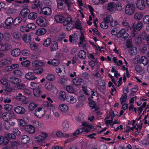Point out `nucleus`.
Instances as JSON below:
<instances>
[{"label": "nucleus", "instance_id": "57", "mask_svg": "<svg viewBox=\"0 0 149 149\" xmlns=\"http://www.w3.org/2000/svg\"><path fill=\"white\" fill-rule=\"evenodd\" d=\"M115 6V12L117 11H122L123 9L122 3L120 2H118L116 4Z\"/></svg>", "mask_w": 149, "mask_h": 149}, {"label": "nucleus", "instance_id": "36", "mask_svg": "<svg viewBox=\"0 0 149 149\" xmlns=\"http://www.w3.org/2000/svg\"><path fill=\"white\" fill-rule=\"evenodd\" d=\"M9 81L11 83L14 84L19 83L21 81L20 79L12 77H10Z\"/></svg>", "mask_w": 149, "mask_h": 149}, {"label": "nucleus", "instance_id": "11", "mask_svg": "<svg viewBox=\"0 0 149 149\" xmlns=\"http://www.w3.org/2000/svg\"><path fill=\"white\" fill-rule=\"evenodd\" d=\"M2 109V106L0 105V118H1L4 120L6 121L9 120L8 113L2 112L1 111Z\"/></svg>", "mask_w": 149, "mask_h": 149}, {"label": "nucleus", "instance_id": "45", "mask_svg": "<svg viewBox=\"0 0 149 149\" xmlns=\"http://www.w3.org/2000/svg\"><path fill=\"white\" fill-rule=\"evenodd\" d=\"M22 21V19L20 17H17L14 20H13V24L17 25L19 24Z\"/></svg>", "mask_w": 149, "mask_h": 149}, {"label": "nucleus", "instance_id": "24", "mask_svg": "<svg viewBox=\"0 0 149 149\" xmlns=\"http://www.w3.org/2000/svg\"><path fill=\"white\" fill-rule=\"evenodd\" d=\"M32 66L34 67H41L44 65V63L42 61L36 60L32 63Z\"/></svg>", "mask_w": 149, "mask_h": 149}, {"label": "nucleus", "instance_id": "19", "mask_svg": "<svg viewBox=\"0 0 149 149\" xmlns=\"http://www.w3.org/2000/svg\"><path fill=\"white\" fill-rule=\"evenodd\" d=\"M143 26V23L141 22H139L136 24H133L132 25V28L133 30L134 31H135L136 30L140 31L141 29Z\"/></svg>", "mask_w": 149, "mask_h": 149}, {"label": "nucleus", "instance_id": "55", "mask_svg": "<svg viewBox=\"0 0 149 149\" xmlns=\"http://www.w3.org/2000/svg\"><path fill=\"white\" fill-rule=\"evenodd\" d=\"M119 32V30L118 28H113L111 31V33L113 35L115 36L118 38V35Z\"/></svg>", "mask_w": 149, "mask_h": 149}, {"label": "nucleus", "instance_id": "38", "mask_svg": "<svg viewBox=\"0 0 149 149\" xmlns=\"http://www.w3.org/2000/svg\"><path fill=\"white\" fill-rule=\"evenodd\" d=\"M136 71L140 73L141 75H143L145 72V70L140 65H137L135 68Z\"/></svg>", "mask_w": 149, "mask_h": 149}, {"label": "nucleus", "instance_id": "49", "mask_svg": "<svg viewBox=\"0 0 149 149\" xmlns=\"http://www.w3.org/2000/svg\"><path fill=\"white\" fill-rule=\"evenodd\" d=\"M18 125L20 127H23L26 126V123L22 119H18L17 120Z\"/></svg>", "mask_w": 149, "mask_h": 149}, {"label": "nucleus", "instance_id": "62", "mask_svg": "<svg viewBox=\"0 0 149 149\" xmlns=\"http://www.w3.org/2000/svg\"><path fill=\"white\" fill-rule=\"evenodd\" d=\"M3 108L6 111H9L13 108V106L11 104H7L4 105Z\"/></svg>", "mask_w": 149, "mask_h": 149}, {"label": "nucleus", "instance_id": "59", "mask_svg": "<svg viewBox=\"0 0 149 149\" xmlns=\"http://www.w3.org/2000/svg\"><path fill=\"white\" fill-rule=\"evenodd\" d=\"M13 74L17 77H21L23 74L22 72L19 70H16L13 72Z\"/></svg>", "mask_w": 149, "mask_h": 149}, {"label": "nucleus", "instance_id": "42", "mask_svg": "<svg viewBox=\"0 0 149 149\" xmlns=\"http://www.w3.org/2000/svg\"><path fill=\"white\" fill-rule=\"evenodd\" d=\"M63 25L65 26L70 25L72 23V20L71 18L67 17L62 22Z\"/></svg>", "mask_w": 149, "mask_h": 149}, {"label": "nucleus", "instance_id": "29", "mask_svg": "<svg viewBox=\"0 0 149 149\" xmlns=\"http://www.w3.org/2000/svg\"><path fill=\"white\" fill-rule=\"evenodd\" d=\"M138 61L139 62L142 63L145 66L147 64L149 61L148 59L145 56H141L139 60Z\"/></svg>", "mask_w": 149, "mask_h": 149}, {"label": "nucleus", "instance_id": "48", "mask_svg": "<svg viewBox=\"0 0 149 149\" xmlns=\"http://www.w3.org/2000/svg\"><path fill=\"white\" fill-rule=\"evenodd\" d=\"M38 106V105L33 102L30 103L28 106V109L29 111H32Z\"/></svg>", "mask_w": 149, "mask_h": 149}, {"label": "nucleus", "instance_id": "61", "mask_svg": "<svg viewBox=\"0 0 149 149\" xmlns=\"http://www.w3.org/2000/svg\"><path fill=\"white\" fill-rule=\"evenodd\" d=\"M32 123L34 126L35 127L39 128L41 126V123L39 122L36 120H33L32 121Z\"/></svg>", "mask_w": 149, "mask_h": 149}, {"label": "nucleus", "instance_id": "3", "mask_svg": "<svg viewBox=\"0 0 149 149\" xmlns=\"http://www.w3.org/2000/svg\"><path fill=\"white\" fill-rule=\"evenodd\" d=\"M47 136V135L46 133L42 132L40 135L35 137V141L37 143L40 144L44 141Z\"/></svg>", "mask_w": 149, "mask_h": 149}, {"label": "nucleus", "instance_id": "52", "mask_svg": "<svg viewBox=\"0 0 149 149\" xmlns=\"http://www.w3.org/2000/svg\"><path fill=\"white\" fill-rule=\"evenodd\" d=\"M21 53L23 56H28L30 54L31 52L30 50L24 49L21 51Z\"/></svg>", "mask_w": 149, "mask_h": 149}, {"label": "nucleus", "instance_id": "41", "mask_svg": "<svg viewBox=\"0 0 149 149\" xmlns=\"http://www.w3.org/2000/svg\"><path fill=\"white\" fill-rule=\"evenodd\" d=\"M47 63L50 65H52L54 66H57L59 65V61L58 59H53L51 61H48Z\"/></svg>", "mask_w": 149, "mask_h": 149}, {"label": "nucleus", "instance_id": "40", "mask_svg": "<svg viewBox=\"0 0 149 149\" xmlns=\"http://www.w3.org/2000/svg\"><path fill=\"white\" fill-rule=\"evenodd\" d=\"M38 17L37 14L34 12L30 13L28 15V18L30 20H34L36 19Z\"/></svg>", "mask_w": 149, "mask_h": 149}, {"label": "nucleus", "instance_id": "27", "mask_svg": "<svg viewBox=\"0 0 149 149\" xmlns=\"http://www.w3.org/2000/svg\"><path fill=\"white\" fill-rule=\"evenodd\" d=\"M30 10L28 8H22L20 11V15L24 17H26L27 14L30 12Z\"/></svg>", "mask_w": 149, "mask_h": 149}, {"label": "nucleus", "instance_id": "51", "mask_svg": "<svg viewBox=\"0 0 149 149\" xmlns=\"http://www.w3.org/2000/svg\"><path fill=\"white\" fill-rule=\"evenodd\" d=\"M33 72L36 74H41L44 72L43 69L41 68H36L33 69Z\"/></svg>", "mask_w": 149, "mask_h": 149}, {"label": "nucleus", "instance_id": "12", "mask_svg": "<svg viewBox=\"0 0 149 149\" xmlns=\"http://www.w3.org/2000/svg\"><path fill=\"white\" fill-rule=\"evenodd\" d=\"M11 46L6 43H0V51L7 52L11 48Z\"/></svg>", "mask_w": 149, "mask_h": 149}, {"label": "nucleus", "instance_id": "43", "mask_svg": "<svg viewBox=\"0 0 149 149\" xmlns=\"http://www.w3.org/2000/svg\"><path fill=\"white\" fill-rule=\"evenodd\" d=\"M12 36L15 39L18 40L21 37L20 33L17 31L13 32L12 33Z\"/></svg>", "mask_w": 149, "mask_h": 149}, {"label": "nucleus", "instance_id": "39", "mask_svg": "<svg viewBox=\"0 0 149 149\" xmlns=\"http://www.w3.org/2000/svg\"><path fill=\"white\" fill-rule=\"evenodd\" d=\"M129 51V53L131 55H135L137 53V48L134 47H130Z\"/></svg>", "mask_w": 149, "mask_h": 149}, {"label": "nucleus", "instance_id": "1", "mask_svg": "<svg viewBox=\"0 0 149 149\" xmlns=\"http://www.w3.org/2000/svg\"><path fill=\"white\" fill-rule=\"evenodd\" d=\"M136 9V7L133 3V1L128 2L125 6V13L129 15H132L135 12Z\"/></svg>", "mask_w": 149, "mask_h": 149}, {"label": "nucleus", "instance_id": "22", "mask_svg": "<svg viewBox=\"0 0 149 149\" xmlns=\"http://www.w3.org/2000/svg\"><path fill=\"white\" fill-rule=\"evenodd\" d=\"M15 112L17 114H22L25 112V109L22 107L21 106H17L14 109Z\"/></svg>", "mask_w": 149, "mask_h": 149}, {"label": "nucleus", "instance_id": "21", "mask_svg": "<svg viewBox=\"0 0 149 149\" xmlns=\"http://www.w3.org/2000/svg\"><path fill=\"white\" fill-rule=\"evenodd\" d=\"M33 5L31 6L32 8H37L39 9L41 8L42 7V3L40 1H35L33 2Z\"/></svg>", "mask_w": 149, "mask_h": 149}, {"label": "nucleus", "instance_id": "47", "mask_svg": "<svg viewBox=\"0 0 149 149\" xmlns=\"http://www.w3.org/2000/svg\"><path fill=\"white\" fill-rule=\"evenodd\" d=\"M5 138H7L11 140H15V139L16 136L13 133H7L5 134Z\"/></svg>", "mask_w": 149, "mask_h": 149}, {"label": "nucleus", "instance_id": "18", "mask_svg": "<svg viewBox=\"0 0 149 149\" xmlns=\"http://www.w3.org/2000/svg\"><path fill=\"white\" fill-rule=\"evenodd\" d=\"M69 40L71 43H74L77 41L78 39V37L76 33H74L69 36Z\"/></svg>", "mask_w": 149, "mask_h": 149}, {"label": "nucleus", "instance_id": "34", "mask_svg": "<svg viewBox=\"0 0 149 149\" xmlns=\"http://www.w3.org/2000/svg\"><path fill=\"white\" fill-rule=\"evenodd\" d=\"M21 141L23 143H27L29 142L30 137L26 135H23L21 138Z\"/></svg>", "mask_w": 149, "mask_h": 149}, {"label": "nucleus", "instance_id": "15", "mask_svg": "<svg viewBox=\"0 0 149 149\" xmlns=\"http://www.w3.org/2000/svg\"><path fill=\"white\" fill-rule=\"evenodd\" d=\"M25 78L27 80H33L36 79L37 77L35 76L34 74L31 72L26 73L25 75Z\"/></svg>", "mask_w": 149, "mask_h": 149}, {"label": "nucleus", "instance_id": "20", "mask_svg": "<svg viewBox=\"0 0 149 149\" xmlns=\"http://www.w3.org/2000/svg\"><path fill=\"white\" fill-rule=\"evenodd\" d=\"M58 49V44L55 41H52L50 47V50L51 51H54Z\"/></svg>", "mask_w": 149, "mask_h": 149}, {"label": "nucleus", "instance_id": "31", "mask_svg": "<svg viewBox=\"0 0 149 149\" xmlns=\"http://www.w3.org/2000/svg\"><path fill=\"white\" fill-rule=\"evenodd\" d=\"M56 135L58 137L68 138L70 135L68 133H63L61 131H58L56 132Z\"/></svg>", "mask_w": 149, "mask_h": 149}, {"label": "nucleus", "instance_id": "9", "mask_svg": "<svg viewBox=\"0 0 149 149\" xmlns=\"http://www.w3.org/2000/svg\"><path fill=\"white\" fill-rule=\"evenodd\" d=\"M14 98L18 101H20L23 104L26 103V97L22 95L21 93H18L14 97Z\"/></svg>", "mask_w": 149, "mask_h": 149}, {"label": "nucleus", "instance_id": "46", "mask_svg": "<svg viewBox=\"0 0 149 149\" xmlns=\"http://www.w3.org/2000/svg\"><path fill=\"white\" fill-rule=\"evenodd\" d=\"M143 17V13L141 12L136 13L134 16V18L136 20H140Z\"/></svg>", "mask_w": 149, "mask_h": 149}, {"label": "nucleus", "instance_id": "56", "mask_svg": "<svg viewBox=\"0 0 149 149\" xmlns=\"http://www.w3.org/2000/svg\"><path fill=\"white\" fill-rule=\"evenodd\" d=\"M27 26L29 31L30 30H33L35 29L36 27V24L33 23H29L27 24Z\"/></svg>", "mask_w": 149, "mask_h": 149}, {"label": "nucleus", "instance_id": "16", "mask_svg": "<svg viewBox=\"0 0 149 149\" xmlns=\"http://www.w3.org/2000/svg\"><path fill=\"white\" fill-rule=\"evenodd\" d=\"M24 129L26 132L29 134H33L35 132L34 127L31 125H27L25 126Z\"/></svg>", "mask_w": 149, "mask_h": 149}, {"label": "nucleus", "instance_id": "17", "mask_svg": "<svg viewBox=\"0 0 149 149\" xmlns=\"http://www.w3.org/2000/svg\"><path fill=\"white\" fill-rule=\"evenodd\" d=\"M45 87L46 89L49 91H53L54 93H57L58 92L57 89L54 87L53 85L51 83H47L45 85Z\"/></svg>", "mask_w": 149, "mask_h": 149}, {"label": "nucleus", "instance_id": "8", "mask_svg": "<svg viewBox=\"0 0 149 149\" xmlns=\"http://www.w3.org/2000/svg\"><path fill=\"white\" fill-rule=\"evenodd\" d=\"M116 4L114 2H111L107 4V10L111 13L115 12Z\"/></svg>", "mask_w": 149, "mask_h": 149}, {"label": "nucleus", "instance_id": "10", "mask_svg": "<svg viewBox=\"0 0 149 149\" xmlns=\"http://www.w3.org/2000/svg\"><path fill=\"white\" fill-rule=\"evenodd\" d=\"M13 59L9 58L8 59L4 58L0 61V67H3L4 66L9 65L11 63Z\"/></svg>", "mask_w": 149, "mask_h": 149}, {"label": "nucleus", "instance_id": "35", "mask_svg": "<svg viewBox=\"0 0 149 149\" xmlns=\"http://www.w3.org/2000/svg\"><path fill=\"white\" fill-rule=\"evenodd\" d=\"M62 128L65 132H66L68 130L69 128V124L67 121H63L62 124Z\"/></svg>", "mask_w": 149, "mask_h": 149}, {"label": "nucleus", "instance_id": "64", "mask_svg": "<svg viewBox=\"0 0 149 149\" xmlns=\"http://www.w3.org/2000/svg\"><path fill=\"white\" fill-rule=\"evenodd\" d=\"M38 47V45L36 43L33 42L30 44V48L32 50H34L37 49Z\"/></svg>", "mask_w": 149, "mask_h": 149}, {"label": "nucleus", "instance_id": "26", "mask_svg": "<svg viewBox=\"0 0 149 149\" xmlns=\"http://www.w3.org/2000/svg\"><path fill=\"white\" fill-rule=\"evenodd\" d=\"M67 101L70 104H73L75 103L77 100L76 97L71 95H68L66 97Z\"/></svg>", "mask_w": 149, "mask_h": 149}, {"label": "nucleus", "instance_id": "33", "mask_svg": "<svg viewBox=\"0 0 149 149\" xmlns=\"http://www.w3.org/2000/svg\"><path fill=\"white\" fill-rule=\"evenodd\" d=\"M66 97V94L63 91L60 92L58 95V98L59 99L62 101H64Z\"/></svg>", "mask_w": 149, "mask_h": 149}, {"label": "nucleus", "instance_id": "2", "mask_svg": "<svg viewBox=\"0 0 149 149\" xmlns=\"http://www.w3.org/2000/svg\"><path fill=\"white\" fill-rule=\"evenodd\" d=\"M46 111L42 108L38 107L35 111V116L37 118H42L45 114Z\"/></svg>", "mask_w": 149, "mask_h": 149}, {"label": "nucleus", "instance_id": "44", "mask_svg": "<svg viewBox=\"0 0 149 149\" xmlns=\"http://www.w3.org/2000/svg\"><path fill=\"white\" fill-rule=\"evenodd\" d=\"M5 23L7 26V28L10 27V26L13 24V19L11 17L8 18L6 20Z\"/></svg>", "mask_w": 149, "mask_h": 149}, {"label": "nucleus", "instance_id": "13", "mask_svg": "<svg viewBox=\"0 0 149 149\" xmlns=\"http://www.w3.org/2000/svg\"><path fill=\"white\" fill-rule=\"evenodd\" d=\"M82 124L84 127L82 128L83 130V132L86 133H88L90 132L91 129L92 128V126L91 125H90L86 122H82Z\"/></svg>", "mask_w": 149, "mask_h": 149}, {"label": "nucleus", "instance_id": "58", "mask_svg": "<svg viewBox=\"0 0 149 149\" xmlns=\"http://www.w3.org/2000/svg\"><path fill=\"white\" fill-rule=\"evenodd\" d=\"M74 26L75 28L77 29H79L80 30H82L81 22L79 20L76 21Z\"/></svg>", "mask_w": 149, "mask_h": 149}, {"label": "nucleus", "instance_id": "53", "mask_svg": "<svg viewBox=\"0 0 149 149\" xmlns=\"http://www.w3.org/2000/svg\"><path fill=\"white\" fill-rule=\"evenodd\" d=\"M33 94L34 96L37 97L40 96V87L39 88H34L33 89Z\"/></svg>", "mask_w": 149, "mask_h": 149}, {"label": "nucleus", "instance_id": "25", "mask_svg": "<svg viewBox=\"0 0 149 149\" xmlns=\"http://www.w3.org/2000/svg\"><path fill=\"white\" fill-rule=\"evenodd\" d=\"M42 12L45 15H49L52 13V10L51 8L49 7H45L42 9Z\"/></svg>", "mask_w": 149, "mask_h": 149}, {"label": "nucleus", "instance_id": "32", "mask_svg": "<svg viewBox=\"0 0 149 149\" xmlns=\"http://www.w3.org/2000/svg\"><path fill=\"white\" fill-rule=\"evenodd\" d=\"M46 32V30L44 28H40L36 31V34L39 36H42Z\"/></svg>", "mask_w": 149, "mask_h": 149}, {"label": "nucleus", "instance_id": "50", "mask_svg": "<svg viewBox=\"0 0 149 149\" xmlns=\"http://www.w3.org/2000/svg\"><path fill=\"white\" fill-rule=\"evenodd\" d=\"M78 54L79 58L82 59H84L86 57V52L83 50L79 51L78 53Z\"/></svg>", "mask_w": 149, "mask_h": 149}, {"label": "nucleus", "instance_id": "5", "mask_svg": "<svg viewBox=\"0 0 149 149\" xmlns=\"http://www.w3.org/2000/svg\"><path fill=\"white\" fill-rule=\"evenodd\" d=\"M59 110L63 113H66L68 112L69 107L66 104L62 103L59 104L58 107Z\"/></svg>", "mask_w": 149, "mask_h": 149}, {"label": "nucleus", "instance_id": "4", "mask_svg": "<svg viewBox=\"0 0 149 149\" xmlns=\"http://www.w3.org/2000/svg\"><path fill=\"white\" fill-rule=\"evenodd\" d=\"M129 36V34L126 32V30L124 29H122L119 31L118 38H122L125 40H126Z\"/></svg>", "mask_w": 149, "mask_h": 149}, {"label": "nucleus", "instance_id": "14", "mask_svg": "<svg viewBox=\"0 0 149 149\" xmlns=\"http://www.w3.org/2000/svg\"><path fill=\"white\" fill-rule=\"evenodd\" d=\"M80 33L81 35L80 38V41L78 43V45L79 47L84 46L85 45L86 42L85 38L84 36L83 32L81 31Z\"/></svg>", "mask_w": 149, "mask_h": 149}, {"label": "nucleus", "instance_id": "60", "mask_svg": "<svg viewBox=\"0 0 149 149\" xmlns=\"http://www.w3.org/2000/svg\"><path fill=\"white\" fill-rule=\"evenodd\" d=\"M46 78L49 81H54L56 77L53 74H49L47 76Z\"/></svg>", "mask_w": 149, "mask_h": 149}, {"label": "nucleus", "instance_id": "28", "mask_svg": "<svg viewBox=\"0 0 149 149\" xmlns=\"http://www.w3.org/2000/svg\"><path fill=\"white\" fill-rule=\"evenodd\" d=\"M72 81L74 85L76 86L81 85V83L84 81L82 79L79 77H77L73 79Z\"/></svg>", "mask_w": 149, "mask_h": 149}, {"label": "nucleus", "instance_id": "54", "mask_svg": "<svg viewBox=\"0 0 149 149\" xmlns=\"http://www.w3.org/2000/svg\"><path fill=\"white\" fill-rule=\"evenodd\" d=\"M52 42L51 39L50 38H48L44 41L43 45L45 47H48L50 44L51 45Z\"/></svg>", "mask_w": 149, "mask_h": 149}, {"label": "nucleus", "instance_id": "7", "mask_svg": "<svg viewBox=\"0 0 149 149\" xmlns=\"http://www.w3.org/2000/svg\"><path fill=\"white\" fill-rule=\"evenodd\" d=\"M136 5L139 9L140 10H144L146 7L145 0H137Z\"/></svg>", "mask_w": 149, "mask_h": 149}, {"label": "nucleus", "instance_id": "37", "mask_svg": "<svg viewBox=\"0 0 149 149\" xmlns=\"http://www.w3.org/2000/svg\"><path fill=\"white\" fill-rule=\"evenodd\" d=\"M9 140L7 138H5L3 136L0 135V146L3 143L5 145H7L9 143Z\"/></svg>", "mask_w": 149, "mask_h": 149}, {"label": "nucleus", "instance_id": "6", "mask_svg": "<svg viewBox=\"0 0 149 149\" xmlns=\"http://www.w3.org/2000/svg\"><path fill=\"white\" fill-rule=\"evenodd\" d=\"M36 23L38 25L41 26H45L47 24L46 20L42 17H38L36 20Z\"/></svg>", "mask_w": 149, "mask_h": 149}, {"label": "nucleus", "instance_id": "30", "mask_svg": "<svg viewBox=\"0 0 149 149\" xmlns=\"http://www.w3.org/2000/svg\"><path fill=\"white\" fill-rule=\"evenodd\" d=\"M21 53L20 49L18 48H16L13 50L11 52V55L14 57H16L19 55Z\"/></svg>", "mask_w": 149, "mask_h": 149}, {"label": "nucleus", "instance_id": "23", "mask_svg": "<svg viewBox=\"0 0 149 149\" xmlns=\"http://www.w3.org/2000/svg\"><path fill=\"white\" fill-rule=\"evenodd\" d=\"M54 18L56 23H62L64 19V17L61 15L57 14L55 15Z\"/></svg>", "mask_w": 149, "mask_h": 149}, {"label": "nucleus", "instance_id": "63", "mask_svg": "<svg viewBox=\"0 0 149 149\" xmlns=\"http://www.w3.org/2000/svg\"><path fill=\"white\" fill-rule=\"evenodd\" d=\"M100 26L101 27L104 29H107L109 27L108 23L103 20L101 22Z\"/></svg>", "mask_w": 149, "mask_h": 149}]
</instances>
